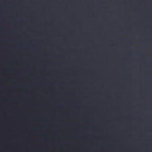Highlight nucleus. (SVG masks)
<instances>
[{"instance_id":"nucleus-1","label":"nucleus","mask_w":152,"mask_h":152,"mask_svg":"<svg viewBox=\"0 0 152 152\" xmlns=\"http://www.w3.org/2000/svg\"><path fill=\"white\" fill-rule=\"evenodd\" d=\"M14 87H22V88H26V87H38L37 86L33 85H29L28 86H13Z\"/></svg>"},{"instance_id":"nucleus-2","label":"nucleus","mask_w":152,"mask_h":152,"mask_svg":"<svg viewBox=\"0 0 152 152\" xmlns=\"http://www.w3.org/2000/svg\"><path fill=\"white\" fill-rule=\"evenodd\" d=\"M47 87H48V86H49V85H47Z\"/></svg>"}]
</instances>
